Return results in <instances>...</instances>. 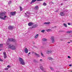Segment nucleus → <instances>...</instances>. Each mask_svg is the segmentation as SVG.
<instances>
[{
    "mask_svg": "<svg viewBox=\"0 0 72 72\" xmlns=\"http://www.w3.org/2000/svg\"><path fill=\"white\" fill-rule=\"evenodd\" d=\"M4 15H5V13L4 12H2L0 13V19L3 20H5V18L7 17V16L5 15L4 16V17H4Z\"/></svg>",
    "mask_w": 72,
    "mask_h": 72,
    "instance_id": "nucleus-1",
    "label": "nucleus"
},
{
    "mask_svg": "<svg viewBox=\"0 0 72 72\" xmlns=\"http://www.w3.org/2000/svg\"><path fill=\"white\" fill-rule=\"evenodd\" d=\"M19 60L20 62V64H22V65H24L25 62L24 61V60L21 58H19Z\"/></svg>",
    "mask_w": 72,
    "mask_h": 72,
    "instance_id": "nucleus-2",
    "label": "nucleus"
},
{
    "mask_svg": "<svg viewBox=\"0 0 72 72\" xmlns=\"http://www.w3.org/2000/svg\"><path fill=\"white\" fill-rule=\"evenodd\" d=\"M8 48L12 50H15L16 49L15 46L13 45H10L8 46Z\"/></svg>",
    "mask_w": 72,
    "mask_h": 72,
    "instance_id": "nucleus-3",
    "label": "nucleus"
},
{
    "mask_svg": "<svg viewBox=\"0 0 72 72\" xmlns=\"http://www.w3.org/2000/svg\"><path fill=\"white\" fill-rule=\"evenodd\" d=\"M8 40L9 41H12V42H14L16 41V40L13 39V38H8Z\"/></svg>",
    "mask_w": 72,
    "mask_h": 72,
    "instance_id": "nucleus-4",
    "label": "nucleus"
},
{
    "mask_svg": "<svg viewBox=\"0 0 72 72\" xmlns=\"http://www.w3.org/2000/svg\"><path fill=\"white\" fill-rule=\"evenodd\" d=\"M16 13V12L15 11H14V12H10V15H12V16H13L15 15Z\"/></svg>",
    "mask_w": 72,
    "mask_h": 72,
    "instance_id": "nucleus-5",
    "label": "nucleus"
},
{
    "mask_svg": "<svg viewBox=\"0 0 72 72\" xmlns=\"http://www.w3.org/2000/svg\"><path fill=\"white\" fill-rule=\"evenodd\" d=\"M8 28L10 30H12L13 29V26H8Z\"/></svg>",
    "mask_w": 72,
    "mask_h": 72,
    "instance_id": "nucleus-6",
    "label": "nucleus"
},
{
    "mask_svg": "<svg viewBox=\"0 0 72 72\" xmlns=\"http://www.w3.org/2000/svg\"><path fill=\"white\" fill-rule=\"evenodd\" d=\"M32 25H33V23L32 22H30L28 23V25L29 26H31Z\"/></svg>",
    "mask_w": 72,
    "mask_h": 72,
    "instance_id": "nucleus-7",
    "label": "nucleus"
},
{
    "mask_svg": "<svg viewBox=\"0 0 72 72\" xmlns=\"http://www.w3.org/2000/svg\"><path fill=\"white\" fill-rule=\"evenodd\" d=\"M60 15L61 16H64L65 14L63 12H61L60 13Z\"/></svg>",
    "mask_w": 72,
    "mask_h": 72,
    "instance_id": "nucleus-8",
    "label": "nucleus"
},
{
    "mask_svg": "<svg viewBox=\"0 0 72 72\" xmlns=\"http://www.w3.org/2000/svg\"><path fill=\"white\" fill-rule=\"evenodd\" d=\"M51 40L53 43H54V37H51Z\"/></svg>",
    "mask_w": 72,
    "mask_h": 72,
    "instance_id": "nucleus-9",
    "label": "nucleus"
},
{
    "mask_svg": "<svg viewBox=\"0 0 72 72\" xmlns=\"http://www.w3.org/2000/svg\"><path fill=\"white\" fill-rule=\"evenodd\" d=\"M25 52L26 53H28V49L27 48H26L25 49Z\"/></svg>",
    "mask_w": 72,
    "mask_h": 72,
    "instance_id": "nucleus-10",
    "label": "nucleus"
},
{
    "mask_svg": "<svg viewBox=\"0 0 72 72\" xmlns=\"http://www.w3.org/2000/svg\"><path fill=\"white\" fill-rule=\"evenodd\" d=\"M35 55H36V56H37V57H40V55L39 54H37V53H34Z\"/></svg>",
    "mask_w": 72,
    "mask_h": 72,
    "instance_id": "nucleus-11",
    "label": "nucleus"
},
{
    "mask_svg": "<svg viewBox=\"0 0 72 72\" xmlns=\"http://www.w3.org/2000/svg\"><path fill=\"white\" fill-rule=\"evenodd\" d=\"M50 23V22H46L44 23V24H49Z\"/></svg>",
    "mask_w": 72,
    "mask_h": 72,
    "instance_id": "nucleus-12",
    "label": "nucleus"
},
{
    "mask_svg": "<svg viewBox=\"0 0 72 72\" xmlns=\"http://www.w3.org/2000/svg\"><path fill=\"white\" fill-rule=\"evenodd\" d=\"M35 10H38L39 9V6H36L35 7Z\"/></svg>",
    "mask_w": 72,
    "mask_h": 72,
    "instance_id": "nucleus-13",
    "label": "nucleus"
},
{
    "mask_svg": "<svg viewBox=\"0 0 72 72\" xmlns=\"http://www.w3.org/2000/svg\"><path fill=\"white\" fill-rule=\"evenodd\" d=\"M36 0H32L31 3V4H32V3H34V2H35V1H36Z\"/></svg>",
    "mask_w": 72,
    "mask_h": 72,
    "instance_id": "nucleus-14",
    "label": "nucleus"
},
{
    "mask_svg": "<svg viewBox=\"0 0 72 72\" xmlns=\"http://www.w3.org/2000/svg\"><path fill=\"white\" fill-rule=\"evenodd\" d=\"M40 68L42 70V71H44V69H43V67L42 66H41L40 67Z\"/></svg>",
    "mask_w": 72,
    "mask_h": 72,
    "instance_id": "nucleus-15",
    "label": "nucleus"
},
{
    "mask_svg": "<svg viewBox=\"0 0 72 72\" xmlns=\"http://www.w3.org/2000/svg\"><path fill=\"white\" fill-rule=\"evenodd\" d=\"M39 36V34H37L35 36V39H36L37 38V37H38Z\"/></svg>",
    "mask_w": 72,
    "mask_h": 72,
    "instance_id": "nucleus-16",
    "label": "nucleus"
},
{
    "mask_svg": "<svg viewBox=\"0 0 72 72\" xmlns=\"http://www.w3.org/2000/svg\"><path fill=\"white\" fill-rule=\"evenodd\" d=\"M46 31H47V32H49L50 31H51V29H48L47 30H46Z\"/></svg>",
    "mask_w": 72,
    "mask_h": 72,
    "instance_id": "nucleus-17",
    "label": "nucleus"
},
{
    "mask_svg": "<svg viewBox=\"0 0 72 72\" xmlns=\"http://www.w3.org/2000/svg\"><path fill=\"white\" fill-rule=\"evenodd\" d=\"M52 53V51H48V52H47V54H49V53Z\"/></svg>",
    "mask_w": 72,
    "mask_h": 72,
    "instance_id": "nucleus-18",
    "label": "nucleus"
},
{
    "mask_svg": "<svg viewBox=\"0 0 72 72\" xmlns=\"http://www.w3.org/2000/svg\"><path fill=\"white\" fill-rule=\"evenodd\" d=\"M20 11H22V10H23V8H22V7H20Z\"/></svg>",
    "mask_w": 72,
    "mask_h": 72,
    "instance_id": "nucleus-19",
    "label": "nucleus"
},
{
    "mask_svg": "<svg viewBox=\"0 0 72 72\" xmlns=\"http://www.w3.org/2000/svg\"><path fill=\"white\" fill-rule=\"evenodd\" d=\"M37 26V25L36 24L34 25V26H33V28H35V27H36Z\"/></svg>",
    "mask_w": 72,
    "mask_h": 72,
    "instance_id": "nucleus-20",
    "label": "nucleus"
},
{
    "mask_svg": "<svg viewBox=\"0 0 72 72\" xmlns=\"http://www.w3.org/2000/svg\"><path fill=\"white\" fill-rule=\"evenodd\" d=\"M64 25L65 27H67V25L65 23L64 24Z\"/></svg>",
    "mask_w": 72,
    "mask_h": 72,
    "instance_id": "nucleus-21",
    "label": "nucleus"
},
{
    "mask_svg": "<svg viewBox=\"0 0 72 72\" xmlns=\"http://www.w3.org/2000/svg\"><path fill=\"white\" fill-rule=\"evenodd\" d=\"M48 59L49 60H53V58L51 57H49Z\"/></svg>",
    "mask_w": 72,
    "mask_h": 72,
    "instance_id": "nucleus-22",
    "label": "nucleus"
},
{
    "mask_svg": "<svg viewBox=\"0 0 72 72\" xmlns=\"http://www.w3.org/2000/svg\"><path fill=\"white\" fill-rule=\"evenodd\" d=\"M46 5H47V4H46V3L44 2L43 3V5H44V6H46Z\"/></svg>",
    "mask_w": 72,
    "mask_h": 72,
    "instance_id": "nucleus-23",
    "label": "nucleus"
},
{
    "mask_svg": "<svg viewBox=\"0 0 72 72\" xmlns=\"http://www.w3.org/2000/svg\"><path fill=\"white\" fill-rule=\"evenodd\" d=\"M42 40L43 41H46L47 40V39H42Z\"/></svg>",
    "mask_w": 72,
    "mask_h": 72,
    "instance_id": "nucleus-24",
    "label": "nucleus"
},
{
    "mask_svg": "<svg viewBox=\"0 0 72 72\" xmlns=\"http://www.w3.org/2000/svg\"><path fill=\"white\" fill-rule=\"evenodd\" d=\"M67 33H71V31H68L67 32Z\"/></svg>",
    "mask_w": 72,
    "mask_h": 72,
    "instance_id": "nucleus-25",
    "label": "nucleus"
},
{
    "mask_svg": "<svg viewBox=\"0 0 72 72\" xmlns=\"http://www.w3.org/2000/svg\"><path fill=\"white\" fill-rule=\"evenodd\" d=\"M45 32V30H43L41 31V32L44 33Z\"/></svg>",
    "mask_w": 72,
    "mask_h": 72,
    "instance_id": "nucleus-26",
    "label": "nucleus"
},
{
    "mask_svg": "<svg viewBox=\"0 0 72 72\" xmlns=\"http://www.w3.org/2000/svg\"><path fill=\"white\" fill-rule=\"evenodd\" d=\"M12 3V1H10L8 3V4H10Z\"/></svg>",
    "mask_w": 72,
    "mask_h": 72,
    "instance_id": "nucleus-27",
    "label": "nucleus"
},
{
    "mask_svg": "<svg viewBox=\"0 0 72 72\" xmlns=\"http://www.w3.org/2000/svg\"><path fill=\"white\" fill-rule=\"evenodd\" d=\"M7 57H6V55H4V59L6 58Z\"/></svg>",
    "mask_w": 72,
    "mask_h": 72,
    "instance_id": "nucleus-28",
    "label": "nucleus"
},
{
    "mask_svg": "<svg viewBox=\"0 0 72 72\" xmlns=\"http://www.w3.org/2000/svg\"><path fill=\"white\" fill-rule=\"evenodd\" d=\"M50 68L52 71H53V70H54V69L53 68H52L51 67H50Z\"/></svg>",
    "mask_w": 72,
    "mask_h": 72,
    "instance_id": "nucleus-29",
    "label": "nucleus"
},
{
    "mask_svg": "<svg viewBox=\"0 0 72 72\" xmlns=\"http://www.w3.org/2000/svg\"><path fill=\"white\" fill-rule=\"evenodd\" d=\"M4 69L6 71H7V70H8V68H5Z\"/></svg>",
    "mask_w": 72,
    "mask_h": 72,
    "instance_id": "nucleus-30",
    "label": "nucleus"
},
{
    "mask_svg": "<svg viewBox=\"0 0 72 72\" xmlns=\"http://www.w3.org/2000/svg\"><path fill=\"white\" fill-rule=\"evenodd\" d=\"M33 28V26H31L30 28H31V29H32V28Z\"/></svg>",
    "mask_w": 72,
    "mask_h": 72,
    "instance_id": "nucleus-31",
    "label": "nucleus"
},
{
    "mask_svg": "<svg viewBox=\"0 0 72 72\" xmlns=\"http://www.w3.org/2000/svg\"><path fill=\"white\" fill-rule=\"evenodd\" d=\"M7 67L8 68H10L11 67V66H10L8 65L7 66Z\"/></svg>",
    "mask_w": 72,
    "mask_h": 72,
    "instance_id": "nucleus-32",
    "label": "nucleus"
},
{
    "mask_svg": "<svg viewBox=\"0 0 72 72\" xmlns=\"http://www.w3.org/2000/svg\"><path fill=\"white\" fill-rule=\"evenodd\" d=\"M42 0H37V1H41Z\"/></svg>",
    "mask_w": 72,
    "mask_h": 72,
    "instance_id": "nucleus-33",
    "label": "nucleus"
},
{
    "mask_svg": "<svg viewBox=\"0 0 72 72\" xmlns=\"http://www.w3.org/2000/svg\"><path fill=\"white\" fill-rule=\"evenodd\" d=\"M3 54H4V55H6V53H5V52H4L3 53Z\"/></svg>",
    "mask_w": 72,
    "mask_h": 72,
    "instance_id": "nucleus-34",
    "label": "nucleus"
},
{
    "mask_svg": "<svg viewBox=\"0 0 72 72\" xmlns=\"http://www.w3.org/2000/svg\"><path fill=\"white\" fill-rule=\"evenodd\" d=\"M41 55L42 56V57L43 56V54H42V52H41Z\"/></svg>",
    "mask_w": 72,
    "mask_h": 72,
    "instance_id": "nucleus-35",
    "label": "nucleus"
},
{
    "mask_svg": "<svg viewBox=\"0 0 72 72\" xmlns=\"http://www.w3.org/2000/svg\"><path fill=\"white\" fill-rule=\"evenodd\" d=\"M68 58H71V57H70V56H68Z\"/></svg>",
    "mask_w": 72,
    "mask_h": 72,
    "instance_id": "nucleus-36",
    "label": "nucleus"
},
{
    "mask_svg": "<svg viewBox=\"0 0 72 72\" xmlns=\"http://www.w3.org/2000/svg\"><path fill=\"white\" fill-rule=\"evenodd\" d=\"M68 25H71V23H68Z\"/></svg>",
    "mask_w": 72,
    "mask_h": 72,
    "instance_id": "nucleus-37",
    "label": "nucleus"
},
{
    "mask_svg": "<svg viewBox=\"0 0 72 72\" xmlns=\"http://www.w3.org/2000/svg\"><path fill=\"white\" fill-rule=\"evenodd\" d=\"M69 66H70V67H71L72 66V64L69 65Z\"/></svg>",
    "mask_w": 72,
    "mask_h": 72,
    "instance_id": "nucleus-38",
    "label": "nucleus"
},
{
    "mask_svg": "<svg viewBox=\"0 0 72 72\" xmlns=\"http://www.w3.org/2000/svg\"><path fill=\"white\" fill-rule=\"evenodd\" d=\"M26 17H29L30 16H29V15H27Z\"/></svg>",
    "mask_w": 72,
    "mask_h": 72,
    "instance_id": "nucleus-39",
    "label": "nucleus"
},
{
    "mask_svg": "<svg viewBox=\"0 0 72 72\" xmlns=\"http://www.w3.org/2000/svg\"><path fill=\"white\" fill-rule=\"evenodd\" d=\"M68 44H70V42H68Z\"/></svg>",
    "mask_w": 72,
    "mask_h": 72,
    "instance_id": "nucleus-40",
    "label": "nucleus"
},
{
    "mask_svg": "<svg viewBox=\"0 0 72 72\" xmlns=\"http://www.w3.org/2000/svg\"><path fill=\"white\" fill-rule=\"evenodd\" d=\"M42 59H40V61H42Z\"/></svg>",
    "mask_w": 72,
    "mask_h": 72,
    "instance_id": "nucleus-41",
    "label": "nucleus"
},
{
    "mask_svg": "<svg viewBox=\"0 0 72 72\" xmlns=\"http://www.w3.org/2000/svg\"><path fill=\"white\" fill-rule=\"evenodd\" d=\"M58 12V10H56V11H55V12Z\"/></svg>",
    "mask_w": 72,
    "mask_h": 72,
    "instance_id": "nucleus-42",
    "label": "nucleus"
},
{
    "mask_svg": "<svg viewBox=\"0 0 72 72\" xmlns=\"http://www.w3.org/2000/svg\"><path fill=\"white\" fill-rule=\"evenodd\" d=\"M31 54V53L30 52H29L28 53V54Z\"/></svg>",
    "mask_w": 72,
    "mask_h": 72,
    "instance_id": "nucleus-43",
    "label": "nucleus"
},
{
    "mask_svg": "<svg viewBox=\"0 0 72 72\" xmlns=\"http://www.w3.org/2000/svg\"><path fill=\"white\" fill-rule=\"evenodd\" d=\"M1 45H2V44H0V46H1Z\"/></svg>",
    "mask_w": 72,
    "mask_h": 72,
    "instance_id": "nucleus-44",
    "label": "nucleus"
},
{
    "mask_svg": "<svg viewBox=\"0 0 72 72\" xmlns=\"http://www.w3.org/2000/svg\"><path fill=\"white\" fill-rule=\"evenodd\" d=\"M61 41H63V39H61Z\"/></svg>",
    "mask_w": 72,
    "mask_h": 72,
    "instance_id": "nucleus-45",
    "label": "nucleus"
},
{
    "mask_svg": "<svg viewBox=\"0 0 72 72\" xmlns=\"http://www.w3.org/2000/svg\"><path fill=\"white\" fill-rule=\"evenodd\" d=\"M25 14H26V15H27V14H26V13H25Z\"/></svg>",
    "mask_w": 72,
    "mask_h": 72,
    "instance_id": "nucleus-46",
    "label": "nucleus"
},
{
    "mask_svg": "<svg viewBox=\"0 0 72 72\" xmlns=\"http://www.w3.org/2000/svg\"><path fill=\"white\" fill-rule=\"evenodd\" d=\"M71 42H72V40H70Z\"/></svg>",
    "mask_w": 72,
    "mask_h": 72,
    "instance_id": "nucleus-47",
    "label": "nucleus"
},
{
    "mask_svg": "<svg viewBox=\"0 0 72 72\" xmlns=\"http://www.w3.org/2000/svg\"><path fill=\"white\" fill-rule=\"evenodd\" d=\"M71 33H72V31H71Z\"/></svg>",
    "mask_w": 72,
    "mask_h": 72,
    "instance_id": "nucleus-48",
    "label": "nucleus"
},
{
    "mask_svg": "<svg viewBox=\"0 0 72 72\" xmlns=\"http://www.w3.org/2000/svg\"><path fill=\"white\" fill-rule=\"evenodd\" d=\"M44 71V72H46V71Z\"/></svg>",
    "mask_w": 72,
    "mask_h": 72,
    "instance_id": "nucleus-49",
    "label": "nucleus"
},
{
    "mask_svg": "<svg viewBox=\"0 0 72 72\" xmlns=\"http://www.w3.org/2000/svg\"><path fill=\"white\" fill-rule=\"evenodd\" d=\"M34 60V61L35 62V60Z\"/></svg>",
    "mask_w": 72,
    "mask_h": 72,
    "instance_id": "nucleus-50",
    "label": "nucleus"
},
{
    "mask_svg": "<svg viewBox=\"0 0 72 72\" xmlns=\"http://www.w3.org/2000/svg\"><path fill=\"white\" fill-rule=\"evenodd\" d=\"M55 27L56 28V26Z\"/></svg>",
    "mask_w": 72,
    "mask_h": 72,
    "instance_id": "nucleus-51",
    "label": "nucleus"
}]
</instances>
